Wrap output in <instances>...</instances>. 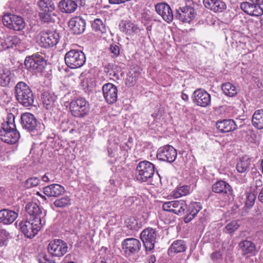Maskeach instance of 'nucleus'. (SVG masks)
Instances as JSON below:
<instances>
[{
    "instance_id": "nucleus-1",
    "label": "nucleus",
    "mask_w": 263,
    "mask_h": 263,
    "mask_svg": "<svg viewBox=\"0 0 263 263\" xmlns=\"http://www.w3.org/2000/svg\"><path fill=\"white\" fill-rule=\"evenodd\" d=\"M21 124L23 128L30 133L32 136L40 135L44 129V125L29 112L22 115Z\"/></svg>"
},
{
    "instance_id": "nucleus-2",
    "label": "nucleus",
    "mask_w": 263,
    "mask_h": 263,
    "mask_svg": "<svg viewBox=\"0 0 263 263\" xmlns=\"http://www.w3.org/2000/svg\"><path fill=\"white\" fill-rule=\"evenodd\" d=\"M15 96L17 101L25 107L31 106L34 102L33 93L28 85L20 82L15 86Z\"/></svg>"
},
{
    "instance_id": "nucleus-3",
    "label": "nucleus",
    "mask_w": 263,
    "mask_h": 263,
    "mask_svg": "<svg viewBox=\"0 0 263 263\" xmlns=\"http://www.w3.org/2000/svg\"><path fill=\"white\" fill-rule=\"evenodd\" d=\"M65 62L68 67L71 69L81 67L86 62L84 52L78 49H72L65 55Z\"/></svg>"
},
{
    "instance_id": "nucleus-4",
    "label": "nucleus",
    "mask_w": 263,
    "mask_h": 263,
    "mask_svg": "<svg viewBox=\"0 0 263 263\" xmlns=\"http://www.w3.org/2000/svg\"><path fill=\"white\" fill-rule=\"evenodd\" d=\"M155 168L154 165L148 161L140 162L136 170L137 180L140 182H146L153 176Z\"/></svg>"
},
{
    "instance_id": "nucleus-5",
    "label": "nucleus",
    "mask_w": 263,
    "mask_h": 263,
    "mask_svg": "<svg viewBox=\"0 0 263 263\" xmlns=\"http://www.w3.org/2000/svg\"><path fill=\"white\" fill-rule=\"evenodd\" d=\"M89 110V103L83 98L74 99L70 103V111L74 117L83 118L88 114Z\"/></svg>"
},
{
    "instance_id": "nucleus-6",
    "label": "nucleus",
    "mask_w": 263,
    "mask_h": 263,
    "mask_svg": "<svg viewBox=\"0 0 263 263\" xmlns=\"http://www.w3.org/2000/svg\"><path fill=\"white\" fill-rule=\"evenodd\" d=\"M42 226L41 220L39 219L32 220L31 218L28 220L21 221L19 223L20 230L28 238H32L37 234L41 229Z\"/></svg>"
},
{
    "instance_id": "nucleus-7",
    "label": "nucleus",
    "mask_w": 263,
    "mask_h": 263,
    "mask_svg": "<svg viewBox=\"0 0 263 263\" xmlns=\"http://www.w3.org/2000/svg\"><path fill=\"white\" fill-rule=\"evenodd\" d=\"M2 21L6 27L14 31H21L26 26L24 18L17 15L6 14L3 16Z\"/></svg>"
},
{
    "instance_id": "nucleus-8",
    "label": "nucleus",
    "mask_w": 263,
    "mask_h": 263,
    "mask_svg": "<svg viewBox=\"0 0 263 263\" xmlns=\"http://www.w3.org/2000/svg\"><path fill=\"white\" fill-rule=\"evenodd\" d=\"M27 69L34 72L42 71L45 64V60L40 54L36 53L26 58L24 62Z\"/></svg>"
},
{
    "instance_id": "nucleus-9",
    "label": "nucleus",
    "mask_w": 263,
    "mask_h": 263,
    "mask_svg": "<svg viewBox=\"0 0 263 263\" xmlns=\"http://www.w3.org/2000/svg\"><path fill=\"white\" fill-rule=\"evenodd\" d=\"M48 252L52 256L56 257L63 256L68 250L66 242L60 239L51 240L47 246Z\"/></svg>"
},
{
    "instance_id": "nucleus-10",
    "label": "nucleus",
    "mask_w": 263,
    "mask_h": 263,
    "mask_svg": "<svg viewBox=\"0 0 263 263\" xmlns=\"http://www.w3.org/2000/svg\"><path fill=\"white\" fill-rule=\"evenodd\" d=\"M59 33L53 31H42L40 34L39 44L44 48H49L55 46L59 42Z\"/></svg>"
},
{
    "instance_id": "nucleus-11",
    "label": "nucleus",
    "mask_w": 263,
    "mask_h": 263,
    "mask_svg": "<svg viewBox=\"0 0 263 263\" xmlns=\"http://www.w3.org/2000/svg\"><path fill=\"white\" fill-rule=\"evenodd\" d=\"M140 241L134 238L124 239L122 242V248L127 257H132L138 253L141 249Z\"/></svg>"
},
{
    "instance_id": "nucleus-12",
    "label": "nucleus",
    "mask_w": 263,
    "mask_h": 263,
    "mask_svg": "<svg viewBox=\"0 0 263 263\" xmlns=\"http://www.w3.org/2000/svg\"><path fill=\"white\" fill-rule=\"evenodd\" d=\"M156 237V231L152 228H146L141 233L140 238L146 251H151L154 248Z\"/></svg>"
},
{
    "instance_id": "nucleus-13",
    "label": "nucleus",
    "mask_w": 263,
    "mask_h": 263,
    "mask_svg": "<svg viewBox=\"0 0 263 263\" xmlns=\"http://www.w3.org/2000/svg\"><path fill=\"white\" fill-rule=\"evenodd\" d=\"M176 150L171 145H166L160 147L157 151V158L167 162H174L177 158Z\"/></svg>"
},
{
    "instance_id": "nucleus-14",
    "label": "nucleus",
    "mask_w": 263,
    "mask_h": 263,
    "mask_svg": "<svg viewBox=\"0 0 263 263\" xmlns=\"http://www.w3.org/2000/svg\"><path fill=\"white\" fill-rule=\"evenodd\" d=\"M193 101L197 106L206 107L211 105V95L204 89L198 88L193 93Z\"/></svg>"
},
{
    "instance_id": "nucleus-15",
    "label": "nucleus",
    "mask_w": 263,
    "mask_h": 263,
    "mask_svg": "<svg viewBox=\"0 0 263 263\" xmlns=\"http://www.w3.org/2000/svg\"><path fill=\"white\" fill-rule=\"evenodd\" d=\"M196 15L195 9L190 6L180 7L176 10V17L183 23H190Z\"/></svg>"
},
{
    "instance_id": "nucleus-16",
    "label": "nucleus",
    "mask_w": 263,
    "mask_h": 263,
    "mask_svg": "<svg viewBox=\"0 0 263 263\" xmlns=\"http://www.w3.org/2000/svg\"><path fill=\"white\" fill-rule=\"evenodd\" d=\"M102 91L104 98L108 104H112L117 101L118 91L114 84L110 83L104 84Z\"/></svg>"
},
{
    "instance_id": "nucleus-17",
    "label": "nucleus",
    "mask_w": 263,
    "mask_h": 263,
    "mask_svg": "<svg viewBox=\"0 0 263 263\" xmlns=\"http://www.w3.org/2000/svg\"><path fill=\"white\" fill-rule=\"evenodd\" d=\"M5 128L2 127L0 130L1 139L6 143L10 144L17 142L20 137V135L16 129Z\"/></svg>"
},
{
    "instance_id": "nucleus-18",
    "label": "nucleus",
    "mask_w": 263,
    "mask_h": 263,
    "mask_svg": "<svg viewBox=\"0 0 263 263\" xmlns=\"http://www.w3.org/2000/svg\"><path fill=\"white\" fill-rule=\"evenodd\" d=\"M155 9L156 12L161 16L164 21L167 23L173 21V12L168 5L165 3L157 4L155 6Z\"/></svg>"
},
{
    "instance_id": "nucleus-19",
    "label": "nucleus",
    "mask_w": 263,
    "mask_h": 263,
    "mask_svg": "<svg viewBox=\"0 0 263 263\" xmlns=\"http://www.w3.org/2000/svg\"><path fill=\"white\" fill-rule=\"evenodd\" d=\"M68 26L73 33L79 34L84 32L85 22L79 17H73L69 21Z\"/></svg>"
},
{
    "instance_id": "nucleus-20",
    "label": "nucleus",
    "mask_w": 263,
    "mask_h": 263,
    "mask_svg": "<svg viewBox=\"0 0 263 263\" xmlns=\"http://www.w3.org/2000/svg\"><path fill=\"white\" fill-rule=\"evenodd\" d=\"M205 8L214 12H221L227 9L226 3L222 0H203Z\"/></svg>"
},
{
    "instance_id": "nucleus-21",
    "label": "nucleus",
    "mask_w": 263,
    "mask_h": 263,
    "mask_svg": "<svg viewBox=\"0 0 263 263\" xmlns=\"http://www.w3.org/2000/svg\"><path fill=\"white\" fill-rule=\"evenodd\" d=\"M216 128L222 133L233 131L237 128V125L232 119H224L216 122Z\"/></svg>"
},
{
    "instance_id": "nucleus-22",
    "label": "nucleus",
    "mask_w": 263,
    "mask_h": 263,
    "mask_svg": "<svg viewBox=\"0 0 263 263\" xmlns=\"http://www.w3.org/2000/svg\"><path fill=\"white\" fill-rule=\"evenodd\" d=\"M44 193L48 197H57L65 192L64 187L59 184H52L43 188Z\"/></svg>"
},
{
    "instance_id": "nucleus-23",
    "label": "nucleus",
    "mask_w": 263,
    "mask_h": 263,
    "mask_svg": "<svg viewBox=\"0 0 263 263\" xmlns=\"http://www.w3.org/2000/svg\"><path fill=\"white\" fill-rule=\"evenodd\" d=\"M17 216V213L14 211L3 209L0 211V223L10 224L16 219Z\"/></svg>"
},
{
    "instance_id": "nucleus-24",
    "label": "nucleus",
    "mask_w": 263,
    "mask_h": 263,
    "mask_svg": "<svg viewBox=\"0 0 263 263\" xmlns=\"http://www.w3.org/2000/svg\"><path fill=\"white\" fill-rule=\"evenodd\" d=\"M202 206L199 202H192L189 204L186 214L184 218L185 223H189L192 221L201 210Z\"/></svg>"
},
{
    "instance_id": "nucleus-25",
    "label": "nucleus",
    "mask_w": 263,
    "mask_h": 263,
    "mask_svg": "<svg viewBox=\"0 0 263 263\" xmlns=\"http://www.w3.org/2000/svg\"><path fill=\"white\" fill-rule=\"evenodd\" d=\"M212 191L218 194H231L232 192V188L226 181L219 180L213 184Z\"/></svg>"
},
{
    "instance_id": "nucleus-26",
    "label": "nucleus",
    "mask_w": 263,
    "mask_h": 263,
    "mask_svg": "<svg viewBox=\"0 0 263 263\" xmlns=\"http://www.w3.org/2000/svg\"><path fill=\"white\" fill-rule=\"evenodd\" d=\"M26 211L29 216L28 219L31 218L32 220H36L37 218L41 220L42 211L36 203H28L26 206Z\"/></svg>"
},
{
    "instance_id": "nucleus-27",
    "label": "nucleus",
    "mask_w": 263,
    "mask_h": 263,
    "mask_svg": "<svg viewBox=\"0 0 263 263\" xmlns=\"http://www.w3.org/2000/svg\"><path fill=\"white\" fill-rule=\"evenodd\" d=\"M60 10L64 13L73 12L78 7V3L75 0H61L58 5Z\"/></svg>"
},
{
    "instance_id": "nucleus-28",
    "label": "nucleus",
    "mask_w": 263,
    "mask_h": 263,
    "mask_svg": "<svg viewBox=\"0 0 263 263\" xmlns=\"http://www.w3.org/2000/svg\"><path fill=\"white\" fill-rule=\"evenodd\" d=\"M238 247L243 255H254L256 252V248L254 243L251 241L245 240L239 243Z\"/></svg>"
},
{
    "instance_id": "nucleus-29",
    "label": "nucleus",
    "mask_w": 263,
    "mask_h": 263,
    "mask_svg": "<svg viewBox=\"0 0 263 263\" xmlns=\"http://www.w3.org/2000/svg\"><path fill=\"white\" fill-rule=\"evenodd\" d=\"M186 248V245L184 240H177L171 245L168 250V254L171 256L173 254L184 252Z\"/></svg>"
},
{
    "instance_id": "nucleus-30",
    "label": "nucleus",
    "mask_w": 263,
    "mask_h": 263,
    "mask_svg": "<svg viewBox=\"0 0 263 263\" xmlns=\"http://www.w3.org/2000/svg\"><path fill=\"white\" fill-rule=\"evenodd\" d=\"M13 77L10 69L4 66L0 67V84L2 86H8Z\"/></svg>"
},
{
    "instance_id": "nucleus-31",
    "label": "nucleus",
    "mask_w": 263,
    "mask_h": 263,
    "mask_svg": "<svg viewBox=\"0 0 263 263\" xmlns=\"http://www.w3.org/2000/svg\"><path fill=\"white\" fill-rule=\"evenodd\" d=\"M1 45L3 49L6 50L10 48H13L21 42V40L17 36H8L1 39L0 40Z\"/></svg>"
},
{
    "instance_id": "nucleus-32",
    "label": "nucleus",
    "mask_w": 263,
    "mask_h": 263,
    "mask_svg": "<svg viewBox=\"0 0 263 263\" xmlns=\"http://www.w3.org/2000/svg\"><path fill=\"white\" fill-rule=\"evenodd\" d=\"M121 30L128 35L137 33L140 29L138 27L131 22L123 21L120 24Z\"/></svg>"
},
{
    "instance_id": "nucleus-33",
    "label": "nucleus",
    "mask_w": 263,
    "mask_h": 263,
    "mask_svg": "<svg viewBox=\"0 0 263 263\" xmlns=\"http://www.w3.org/2000/svg\"><path fill=\"white\" fill-rule=\"evenodd\" d=\"M253 125L258 129H263V109L256 110L252 118Z\"/></svg>"
},
{
    "instance_id": "nucleus-34",
    "label": "nucleus",
    "mask_w": 263,
    "mask_h": 263,
    "mask_svg": "<svg viewBox=\"0 0 263 263\" xmlns=\"http://www.w3.org/2000/svg\"><path fill=\"white\" fill-rule=\"evenodd\" d=\"M37 6L42 11H53L55 9V4L53 0H39Z\"/></svg>"
},
{
    "instance_id": "nucleus-35",
    "label": "nucleus",
    "mask_w": 263,
    "mask_h": 263,
    "mask_svg": "<svg viewBox=\"0 0 263 263\" xmlns=\"http://www.w3.org/2000/svg\"><path fill=\"white\" fill-rule=\"evenodd\" d=\"M251 160L247 156L242 157L236 165V169L239 173H243L249 170Z\"/></svg>"
},
{
    "instance_id": "nucleus-36",
    "label": "nucleus",
    "mask_w": 263,
    "mask_h": 263,
    "mask_svg": "<svg viewBox=\"0 0 263 263\" xmlns=\"http://www.w3.org/2000/svg\"><path fill=\"white\" fill-rule=\"evenodd\" d=\"M221 89L223 93L230 97H232L237 93V89L232 84L228 82L221 85Z\"/></svg>"
},
{
    "instance_id": "nucleus-37",
    "label": "nucleus",
    "mask_w": 263,
    "mask_h": 263,
    "mask_svg": "<svg viewBox=\"0 0 263 263\" xmlns=\"http://www.w3.org/2000/svg\"><path fill=\"white\" fill-rule=\"evenodd\" d=\"M174 210H172V213L176 214H182L187 209V204L184 200H174Z\"/></svg>"
},
{
    "instance_id": "nucleus-38",
    "label": "nucleus",
    "mask_w": 263,
    "mask_h": 263,
    "mask_svg": "<svg viewBox=\"0 0 263 263\" xmlns=\"http://www.w3.org/2000/svg\"><path fill=\"white\" fill-rule=\"evenodd\" d=\"M91 26L93 30L96 32H99L102 34L106 32V26L100 18L95 19L92 23Z\"/></svg>"
},
{
    "instance_id": "nucleus-39",
    "label": "nucleus",
    "mask_w": 263,
    "mask_h": 263,
    "mask_svg": "<svg viewBox=\"0 0 263 263\" xmlns=\"http://www.w3.org/2000/svg\"><path fill=\"white\" fill-rule=\"evenodd\" d=\"M53 204L57 208H63L71 204V199L68 196H65L55 200Z\"/></svg>"
},
{
    "instance_id": "nucleus-40",
    "label": "nucleus",
    "mask_w": 263,
    "mask_h": 263,
    "mask_svg": "<svg viewBox=\"0 0 263 263\" xmlns=\"http://www.w3.org/2000/svg\"><path fill=\"white\" fill-rule=\"evenodd\" d=\"M40 17L44 22H51L54 21V17L56 16L55 12L53 11L44 12L41 11L39 13Z\"/></svg>"
},
{
    "instance_id": "nucleus-41",
    "label": "nucleus",
    "mask_w": 263,
    "mask_h": 263,
    "mask_svg": "<svg viewBox=\"0 0 263 263\" xmlns=\"http://www.w3.org/2000/svg\"><path fill=\"white\" fill-rule=\"evenodd\" d=\"M14 119L15 117L13 114H11L8 115L6 123L2 124V127H5V129H16L15 124L14 123Z\"/></svg>"
},
{
    "instance_id": "nucleus-42",
    "label": "nucleus",
    "mask_w": 263,
    "mask_h": 263,
    "mask_svg": "<svg viewBox=\"0 0 263 263\" xmlns=\"http://www.w3.org/2000/svg\"><path fill=\"white\" fill-rule=\"evenodd\" d=\"M190 187L188 185H183L174 192V196L175 198H179L182 196L187 195L190 192Z\"/></svg>"
},
{
    "instance_id": "nucleus-43",
    "label": "nucleus",
    "mask_w": 263,
    "mask_h": 263,
    "mask_svg": "<svg viewBox=\"0 0 263 263\" xmlns=\"http://www.w3.org/2000/svg\"><path fill=\"white\" fill-rule=\"evenodd\" d=\"M262 4H252V8L250 15L259 16L263 14V8L261 5Z\"/></svg>"
},
{
    "instance_id": "nucleus-44",
    "label": "nucleus",
    "mask_w": 263,
    "mask_h": 263,
    "mask_svg": "<svg viewBox=\"0 0 263 263\" xmlns=\"http://www.w3.org/2000/svg\"><path fill=\"white\" fill-rule=\"evenodd\" d=\"M9 233L5 230L0 229V247L6 246L9 239Z\"/></svg>"
},
{
    "instance_id": "nucleus-45",
    "label": "nucleus",
    "mask_w": 263,
    "mask_h": 263,
    "mask_svg": "<svg viewBox=\"0 0 263 263\" xmlns=\"http://www.w3.org/2000/svg\"><path fill=\"white\" fill-rule=\"evenodd\" d=\"M239 226V225L236 221H232L225 227L224 232L227 233H232L236 230Z\"/></svg>"
},
{
    "instance_id": "nucleus-46",
    "label": "nucleus",
    "mask_w": 263,
    "mask_h": 263,
    "mask_svg": "<svg viewBox=\"0 0 263 263\" xmlns=\"http://www.w3.org/2000/svg\"><path fill=\"white\" fill-rule=\"evenodd\" d=\"M40 183V180L37 177H31L25 181V186L27 188H31L37 186Z\"/></svg>"
},
{
    "instance_id": "nucleus-47",
    "label": "nucleus",
    "mask_w": 263,
    "mask_h": 263,
    "mask_svg": "<svg viewBox=\"0 0 263 263\" xmlns=\"http://www.w3.org/2000/svg\"><path fill=\"white\" fill-rule=\"evenodd\" d=\"M110 55L112 58H117L120 54V48L118 45L115 44H112L109 47Z\"/></svg>"
},
{
    "instance_id": "nucleus-48",
    "label": "nucleus",
    "mask_w": 263,
    "mask_h": 263,
    "mask_svg": "<svg viewBox=\"0 0 263 263\" xmlns=\"http://www.w3.org/2000/svg\"><path fill=\"white\" fill-rule=\"evenodd\" d=\"M240 8L245 13L250 15L252 8V3L249 2H242L240 4Z\"/></svg>"
},
{
    "instance_id": "nucleus-49",
    "label": "nucleus",
    "mask_w": 263,
    "mask_h": 263,
    "mask_svg": "<svg viewBox=\"0 0 263 263\" xmlns=\"http://www.w3.org/2000/svg\"><path fill=\"white\" fill-rule=\"evenodd\" d=\"M256 196L254 194L248 193L247 195L246 203L248 206H252L254 203Z\"/></svg>"
},
{
    "instance_id": "nucleus-50",
    "label": "nucleus",
    "mask_w": 263,
    "mask_h": 263,
    "mask_svg": "<svg viewBox=\"0 0 263 263\" xmlns=\"http://www.w3.org/2000/svg\"><path fill=\"white\" fill-rule=\"evenodd\" d=\"M38 261L39 263H55V262L49 259L47 255L42 254H40L38 257Z\"/></svg>"
},
{
    "instance_id": "nucleus-51",
    "label": "nucleus",
    "mask_w": 263,
    "mask_h": 263,
    "mask_svg": "<svg viewBox=\"0 0 263 263\" xmlns=\"http://www.w3.org/2000/svg\"><path fill=\"white\" fill-rule=\"evenodd\" d=\"M53 99L49 95L44 96L43 102L47 108L50 106L53 103Z\"/></svg>"
},
{
    "instance_id": "nucleus-52",
    "label": "nucleus",
    "mask_w": 263,
    "mask_h": 263,
    "mask_svg": "<svg viewBox=\"0 0 263 263\" xmlns=\"http://www.w3.org/2000/svg\"><path fill=\"white\" fill-rule=\"evenodd\" d=\"M173 204L174 201L166 202L163 203L162 208L164 211L172 212V210H174Z\"/></svg>"
},
{
    "instance_id": "nucleus-53",
    "label": "nucleus",
    "mask_w": 263,
    "mask_h": 263,
    "mask_svg": "<svg viewBox=\"0 0 263 263\" xmlns=\"http://www.w3.org/2000/svg\"><path fill=\"white\" fill-rule=\"evenodd\" d=\"M127 222V227L130 229H135L137 227L138 222L134 218H130Z\"/></svg>"
},
{
    "instance_id": "nucleus-54",
    "label": "nucleus",
    "mask_w": 263,
    "mask_h": 263,
    "mask_svg": "<svg viewBox=\"0 0 263 263\" xmlns=\"http://www.w3.org/2000/svg\"><path fill=\"white\" fill-rule=\"evenodd\" d=\"M136 200V198L133 196L128 197L125 200L124 203L126 206H130L132 205L135 201Z\"/></svg>"
},
{
    "instance_id": "nucleus-55",
    "label": "nucleus",
    "mask_w": 263,
    "mask_h": 263,
    "mask_svg": "<svg viewBox=\"0 0 263 263\" xmlns=\"http://www.w3.org/2000/svg\"><path fill=\"white\" fill-rule=\"evenodd\" d=\"M136 81V78H134L132 76H130L126 79V84L128 85L129 86H131L134 85Z\"/></svg>"
},
{
    "instance_id": "nucleus-56",
    "label": "nucleus",
    "mask_w": 263,
    "mask_h": 263,
    "mask_svg": "<svg viewBox=\"0 0 263 263\" xmlns=\"http://www.w3.org/2000/svg\"><path fill=\"white\" fill-rule=\"evenodd\" d=\"M221 256L220 253L218 252H214L211 254V257L212 260H216L219 258Z\"/></svg>"
},
{
    "instance_id": "nucleus-57",
    "label": "nucleus",
    "mask_w": 263,
    "mask_h": 263,
    "mask_svg": "<svg viewBox=\"0 0 263 263\" xmlns=\"http://www.w3.org/2000/svg\"><path fill=\"white\" fill-rule=\"evenodd\" d=\"M255 185L256 187H260L262 185V181L260 179H257L255 181Z\"/></svg>"
},
{
    "instance_id": "nucleus-58",
    "label": "nucleus",
    "mask_w": 263,
    "mask_h": 263,
    "mask_svg": "<svg viewBox=\"0 0 263 263\" xmlns=\"http://www.w3.org/2000/svg\"><path fill=\"white\" fill-rule=\"evenodd\" d=\"M258 199L259 201L263 203V187L261 189V191L259 193Z\"/></svg>"
},
{
    "instance_id": "nucleus-59",
    "label": "nucleus",
    "mask_w": 263,
    "mask_h": 263,
    "mask_svg": "<svg viewBox=\"0 0 263 263\" xmlns=\"http://www.w3.org/2000/svg\"><path fill=\"white\" fill-rule=\"evenodd\" d=\"M42 180L43 181L45 182H48L50 181V180L49 179V178L46 173H45V175L42 176Z\"/></svg>"
},
{
    "instance_id": "nucleus-60",
    "label": "nucleus",
    "mask_w": 263,
    "mask_h": 263,
    "mask_svg": "<svg viewBox=\"0 0 263 263\" xmlns=\"http://www.w3.org/2000/svg\"><path fill=\"white\" fill-rule=\"evenodd\" d=\"M46 174L49 178V179L50 180V181H54V176L53 175V174L49 172H47Z\"/></svg>"
},
{
    "instance_id": "nucleus-61",
    "label": "nucleus",
    "mask_w": 263,
    "mask_h": 263,
    "mask_svg": "<svg viewBox=\"0 0 263 263\" xmlns=\"http://www.w3.org/2000/svg\"><path fill=\"white\" fill-rule=\"evenodd\" d=\"M252 4H263V0H248Z\"/></svg>"
},
{
    "instance_id": "nucleus-62",
    "label": "nucleus",
    "mask_w": 263,
    "mask_h": 263,
    "mask_svg": "<svg viewBox=\"0 0 263 263\" xmlns=\"http://www.w3.org/2000/svg\"><path fill=\"white\" fill-rule=\"evenodd\" d=\"M181 98L185 101H187L189 100V96L187 95L182 92L181 94Z\"/></svg>"
},
{
    "instance_id": "nucleus-63",
    "label": "nucleus",
    "mask_w": 263,
    "mask_h": 263,
    "mask_svg": "<svg viewBox=\"0 0 263 263\" xmlns=\"http://www.w3.org/2000/svg\"><path fill=\"white\" fill-rule=\"evenodd\" d=\"M5 195V189L0 187V198H2Z\"/></svg>"
},
{
    "instance_id": "nucleus-64",
    "label": "nucleus",
    "mask_w": 263,
    "mask_h": 263,
    "mask_svg": "<svg viewBox=\"0 0 263 263\" xmlns=\"http://www.w3.org/2000/svg\"><path fill=\"white\" fill-rule=\"evenodd\" d=\"M257 235L259 237L260 240H263V231L258 232L257 233Z\"/></svg>"
}]
</instances>
